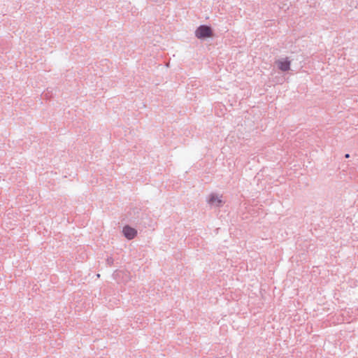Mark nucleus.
Segmentation results:
<instances>
[{"label": "nucleus", "mask_w": 358, "mask_h": 358, "mask_svg": "<svg viewBox=\"0 0 358 358\" xmlns=\"http://www.w3.org/2000/svg\"><path fill=\"white\" fill-rule=\"evenodd\" d=\"M345 158H349L350 157V155L349 154H345Z\"/></svg>", "instance_id": "obj_6"}, {"label": "nucleus", "mask_w": 358, "mask_h": 358, "mask_svg": "<svg viewBox=\"0 0 358 358\" xmlns=\"http://www.w3.org/2000/svg\"><path fill=\"white\" fill-rule=\"evenodd\" d=\"M122 233L124 236L129 240L133 239L137 234V231L129 225L123 227Z\"/></svg>", "instance_id": "obj_2"}, {"label": "nucleus", "mask_w": 358, "mask_h": 358, "mask_svg": "<svg viewBox=\"0 0 358 358\" xmlns=\"http://www.w3.org/2000/svg\"><path fill=\"white\" fill-rule=\"evenodd\" d=\"M208 202L213 206H221L222 201V199L216 194H210Z\"/></svg>", "instance_id": "obj_4"}, {"label": "nucleus", "mask_w": 358, "mask_h": 358, "mask_svg": "<svg viewBox=\"0 0 358 358\" xmlns=\"http://www.w3.org/2000/svg\"><path fill=\"white\" fill-rule=\"evenodd\" d=\"M278 69L282 71H287L290 69V61L288 58L277 61Z\"/></svg>", "instance_id": "obj_3"}, {"label": "nucleus", "mask_w": 358, "mask_h": 358, "mask_svg": "<svg viewBox=\"0 0 358 358\" xmlns=\"http://www.w3.org/2000/svg\"><path fill=\"white\" fill-rule=\"evenodd\" d=\"M113 262H114V260H113V257H107L106 263L108 265H109V266L112 265L113 264Z\"/></svg>", "instance_id": "obj_5"}, {"label": "nucleus", "mask_w": 358, "mask_h": 358, "mask_svg": "<svg viewBox=\"0 0 358 358\" xmlns=\"http://www.w3.org/2000/svg\"><path fill=\"white\" fill-rule=\"evenodd\" d=\"M195 36L199 39H204L213 36V30L208 25H200L195 31Z\"/></svg>", "instance_id": "obj_1"}]
</instances>
